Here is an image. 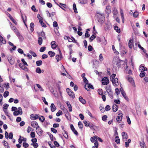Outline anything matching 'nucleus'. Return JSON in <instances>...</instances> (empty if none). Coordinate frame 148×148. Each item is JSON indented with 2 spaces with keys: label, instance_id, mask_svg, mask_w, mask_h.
<instances>
[{
  "label": "nucleus",
  "instance_id": "46",
  "mask_svg": "<svg viewBox=\"0 0 148 148\" xmlns=\"http://www.w3.org/2000/svg\"><path fill=\"white\" fill-rule=\"evenodd\" d=\"M29 53L32 54L33 57H35L37 56V55L36 53L30 50L29 51Z\"/></svg>",
  "mask_w": 148,
  "mask_h": 148
},
{
  "label": "nucleus",
  "instance_id": "9",
  "mask_svg": "<svg viewBox=\"0 0 148 148\" xmlns=\"http://www.w3.org/2000/svg\"><path fill=\"white\" fill-rule=\"evenodd\" d=\"M122 117L123 114L122 113L119 114L116 118L117 121L119 123L121 122L122 119Z\"/></svg>",
  "mask_w": 148,
  "mask_h": 148
},
{
  "label": "nucleus",
  "instance_id": "19",
  "mask_svg": "<svg viewBox=\"0 0 148 148\" xmlns=\"http://www.w3.org/2000/svg\"><path fill=\"white\" fill-rule=\"evenodd\" d=\"M125 62L123 61L119 60L116 63V64L120 67L122 65L124 64Z\"/></svg>",
  "mask_w": 148,
  "mask_h": 148
},
{
  "label": "nucleus",
  "instance_id": "57",
  "mask_svg": "<svg viewBox=\"0 0 148 148\" xmlns=\"http://www.w3.org/2000/svg\"><path fill=\"white\" fill-rule=\"evenodd\" d=\"M53 27H57L58 26V24L57 22L56 21H54L53 23Z\"/></svg>",
  "mask_w": 148,
  "mask_h": 148
},
{
  "label": "nucleus",
  "instance_id": "44",
  "mask_svg": "<svg viewBox=\"0 0 148 148\" xmlns=\"http://www.w3.org/2000/svg\"><path fill=\"white\" fill-rule=\"evenodd\" d=\"M116 74H112L110 76V80L112 81V80H114V79H115V76H116Z\"/></svg>",
  "mask_w": 148,
  "mask_h": 148
},
{
  "label": "nucleus",
  "instance_id": "42",
  "mask_svg": "<svg viewBox=\"0 0 148 148\" xmlns=\"http://www.w3.org/2000/svg\"><path fill=\"white\" fill-rule=\"evenodd\" d=\"M36 65L39 66L42 65V61L41 60L37 61L36 62Z\"/></svg>",
  "mask_w": 148,
  "mask_h": 148
},
{
  "label": "nucleus",
  "instance_id": "23",
  "mask_svg": "<svg viewBox=\"0 0 148 148\" xmlns=\"http://www.w3.org/2000/svg\"><path fill=\"white\" fill-rule=\"evenodd\" d=\"M39 36H41L43 37V39H46V37L45 36V33L42 31L39 34Z\"/></svg>",
  "mask_w": 148,
  "mask_h": 148
},
{
  "label": "nucleus",
  "instance_id": "10",
  "mask_svg": "<svg viewBox=\"0 0 148 148\" xmlns=\"http://www.w3.org/2000/svg\"><path fill=\"white\" fill-rule=\"evenodd\" d=\"M122 135L123 137V140L126 141L128 138V135L127 133L125 132H123L122 133Z\"/></svg>",
  "mask_w": 148,
  "mask_h": 148
},
{
  "label": "nucleus",
  "instance_id": "29",
  "mask_svg": "<svg viewBox=\"0 0 148 148\" xmlns=\"http://www.w3.org/2000/svg\"><path fill=\"white\" fill-rule=\"evenodd\" d=\"M79 101L83 104H85L86 103V101L82 97L80 96L79 98Z\"/></svg>",
  "mask_w": 148,
  "mask_h": 148
},
{
  "label": "nucleus",
  "instance_id": "22",
  "mask_svg": "<svg viewBox=\"0 0 148 148\" xmlns=\"http://www.w3.org/2000/svg\"><path fill=\"white\" fill-rule=\"evenodd\" d=\"M139 143L141 148H147L145 145V143L143 140L142 142H140Z\"/></svg>",
  "mask_w": 148,
  "mask_h": 148
},
{
  "label": "nucleus",
  "instance_id": "36",
  "mask_svg": "<svg viewBox=\"0 0 148 148\" xmlns=\"http://www.w3.org/2000/svg\"><path fill=\"white\" fill-rule=\"evenodd\" d=\"M8 60L10 64L12 65L14 64V60L12 58H9L8 59Z\"/></svg>",
  "mask_w": 148,
  "mask_h": 148
},
{
  "label": "nucleus",
  "instance_id": "52",
  "mask_svg": "<svg viewBox=\"0 0 148 148\" xmlns=\"http://www.w3.org/2000/svg\"><path fill=\"white\" fill-rule=\"evenodd\" d=\"M113 13L114 15H116L118 13V11L116 8H114L113 10Z\"/></svg>",
  "mask_w": 148,
  "mask_h": 148
},
{
  "label": "nucleus",
  "instance_id": "45",
  "mask_svg": "<svg viewBox=\"0 0 148 148\" xmlns=\"http://www.w3.org/2000/svg\"><path fill=\"white\" fill-rule=\"evenodd\" d=\"M40 22L39 23H40L41 25L44 27H47L46 25L45 24V23L43 22L42 20V21H40Z\"/></svg>",
  "mask_w": 148,
  "mask_h": 148
},
{
  "label": "nucleus",
  "instance_id": "43",
  "mask_svg": "<svg viewBox=\"0 0 148 148\" xmlns=\"http://www.w3.org/2000/svg\"><path fill=\"white\" fill-rule=\"evenodd\" d=\"M9 95V92L8 90L5 91L3 93V96L4 97H6Z\"/></svg>",
  "mask_w": 148,
  "mask_h": 148
},
{
  "label": "nucleus",
  "instance_id": "40",
  "mask_svg": "<svg viewBox=\"0 0 148 148\" xmlns=\"http://www.w3.org/2000/svg\"><path fill=\"white\" fill-rule=\"evenodd\" d=\"M114 29L118 33H120L121 30L117 26H115L114 27Z\"/></svg>",
  "mask_w": 148,
  "mask_h": 148
},
{
  "label": "nucleus",
  "instance_id": "6",
  "mask_svg": "<svg viewBox=\"0 0 148 148\" xmlns=\"http://www.w3.org/2000/svg\"><path fill=\"white\" fill-rule=\"evenodd\" d=\"M5 138L8 139V138H9L10 139H12L13 138V134L12 132H10L8 135V133L7 132H5Z\"/></svg>",
  "mask_w": 148,
  "mask_h": 148
},
{
  "label": "nucleus",
  "instance_id": "7",
  "mask_svg": "<svg viewBox=\"0 0 148 148\" xmlns=\"http://www.w3.org/2000/svg\"><path fill=\"white\" fill-rule=\"evenodd\" d=\"M39 126L38 125L36 128V132L39 136H41L42 135L43 131L41 128H39Z\"/></svg>",
  "mask_w": 148,
  "mask_h": 148
},
{
  "label": "nucleus",
  "instance_id": "62",
  "mask_svg": "<svg viewBox=\"0 0 148 148\" xmlns=\"http://www.w3.org/2000/svg\"><path fill=\"white\" fill-rule=\"evenodd\" d=\"M65 37L67 38L69 42H73V39H72V38H71L70 37H68L67 36H66Z\"/></svg>",
  "mask_w": 148,
  "mask_h": 148
},
{
  "label": "nucleus",
  "instance_id": "37",
  "mask_svg": "<svg viewBox=\"0 0 148 148\" xmlns=\"http://www.w3.org/2000/svg\"><path fill=\"white\" fill-rule=\"evenodd\" d=\"M73 9L74 10V12L75 14L78 13L77 10L76 8V5L74 3L73 5Z\"/></svg>",
  "mask_w": 148,
  "mask_h": 148
},
{
  "label": "nucleus",
  "instance_id": "53",
  "mask_svg": "<svg viewBox=\"0 0 148 148\" xmlns=\"http://www.w3.org/2000/svg\"><path fill=\"white\" fill-rule=\"evenodd\" d=\"M107 116L106 115H104L102 117V119L103 121H106L107 120Z\"/></svg>",
  "mask_w": 148,
  "mask_h": 148
},
{
  "label": "nucleus",
  "instance_id": "3",
  "mask_svg": "<svg viewBox=\"0 0 148 148\" xmlns=\"http://www.w3.org/2000/svg\"><path fill=\"white\" fill-rule=\"evenodd\" d=\"M31 141L32 142V143L31 144V145L33 146L35 148H37L38 147V144L36 143L37 139L36 138H34L31 140Z\"/></svg>",
  "mask_w": 148,
  "mask_h": 148
},
{
  "label": "nucleus",
  "instance_id": "32",
  "mask_svg": "<svg viewBox=\"0 0 148 148\" xmlns=\"http://www.w3.org/2000/svg\"><path fill=\"white\" fill-rule=\"evenodd\" d=\"M63 132L62 133L63 136L65 138L68 139V135L67 132L65 130H64Z\"/></svg>",
  "mask_w": 148,
  "mask_h": 148
},
{
  "label": "nucleus",
  "instance_id": "33",
  "mask_svg": "<svg viewBox=\"0 0 148 148\" xmlns=\"http://www.w3.org/2000/svg\"><path fill=\"white\" fill-rule=\"evenodd\" d=\"M38 44L39 45H41L43 41V40L42 38L41 37H39L38 38Z\"/></svg>",
  "mask_w": 148,
  "mask_h": 148
},
{
  "label": "nucleus",
  "instance_id": "60",
  "mask_svg": "<svg viewBox=\"0 0 148 148\" xmlns=\"http://www.w3.org/2000/svg\"><path fill=\"white\" fill-rule=\"evenodd\" d=\"M23 146L25 148H27L29 146L28 144L27 143H23Z\"/></svg>",
  "mask_w": 148,
  "mask_h": 148
},
{
  "label": "nucleus",
  "instance_id": "41",
  "mask_svg": "<svg viewBox=\"0 0 148 148\" xmlns=\"http://www.w3.org/2000/svg\"><path fill=\"white\" fill-rule=\"evenodd\" d=\"M96 38V36L94 35H92L89 38L90 42H92L93 39Z\"/></svg>",
  "mask_w": 148,
  "mask_h": 148
},
{
  "label": "nucleus",
  "instance_id": "1",
  "mask_svg": "<svg viewBox=\"0 0 148 148\" xmlns=\"http://www.w3.org/2000/svg\"><path fill=\"white\" fill-rule=\"evenodd\" d=\"M106 90L108 94V96L111 99L113 98V92L112 90L111 86L110 85H108L106 86Z\"/></svg>",
  "mask_w": 148,
  "mask_h": 148
},
{
  "label": "nucleus",
  "instance_id": "34",
  "mask_svg": "<svg viewBox=\"0 0 148 148\" xmlns=\"http://www.w3.org/2000/svg\"><path fill=\"white\" fill-rule=\"evenodd\" d=\"M19 66L22 69L25 70L26 69L27 70H28V69L27 68V67H25V66H24L22 63H20L19 64Z\"/></svg>",
  "mask_w": 148,
  "mask_h": 148
},
{
  "label": "nucleus",
  "instance_id": "21",
  "mask_svg": "<svg viewBox=\"0 0 148 148\" xmlns=\"http://www.w3.org/2000/svg\"><path fill=\"white\" fill-rule=\"evenodd\" d=\"M51 47L53 49H55L56 48L57 45L56 44V42L53 41L51 42Z\"/></svg>",
  "mask_w": 148,
  "mask_h": 148
},
{
  "label": "nucleus",
  "instance_id": "4",
  "mask_svg": "<svg viewBox=\"0 0 148 148\" xmlns=\"http://www.w3.org/2000/svg\"><path fill=\"white\" fill-rule=\"evenodd\" d=\"M102 83L103 85H106L109 82L108 78L106 77H104L101 80Z\"/></svg>",
  "mask_w": 148,
  "mask_h": 148
},
{
  "label": "nucleus",
  "instance_id": "27",
  "mask_svg": "<svg viewBox=\"0 0 148 148\" xmlns=\"http://www.w3.org/2000/svg\"><path fill=\"white\" fill-rule=\"evenodd\" d=\"M51 110L52 112L54 111L56 109V107L53 103H52L51 105Z\"/></svg>",
  "mask_w": 148,
  "mask_h": 148
},
{
  "label": "nucleus",
  "instance_id": "54",
  "mask_svg": "<svg viewBox=\"0 0 148 148\" xmlns=\"http://www.w3.org/2000/svg\"><path fill=\"white\" fill-rule=\"evenodd\" d=\"M31 137L33 138L35 137V133L34 132H32L30 134Z\"/></svg>",
  "mask_w": 148,
  "mask_h": 148
},
{
  "label": "nucleus",
  "instance_id": "24",
  "mask_svg": "<svg viewBox=\"0 0 148 148\" xmlns=\"http://www.w3.org/2000/svg\"><path fill=\"white\" fill-rule=\"evenodd\" d=\"M21 16L24 23L25 24L26 26H27L25 23V21L27 20V17L25 15H24V16H23L22 14H21Z\"/></svg>",
  "mask_w": 148,
  "mask_h": 148
},
{
  "label": "nucleus",
  "instance_id": "50",
  "mask_svg": "<svg viewBox=\"0 0 148 148\" xmlns=\"http://www.w3.org/2000/svg\"><path fill=\"white\" fill-rule=\"evenodd\" d=\"M63 113L62 111L59 110L58 112L57 113L56 115L57 116H58L62 114Z\"/></svg>",
  "mask_w": 148,
  "mask_h": 148
},
{
  "label": "nucleus",
  "instance_id": "49",
  "mask_svg": "<svg viewBox=\"0 0 148 148\" xmlns=\"http://www.w3.org/2000/svg\"><path fill=\"white\" fill-rule=\"evenodd\" d=\"M36 72L38 73H41V69L39 67H38L36 69Z\"/></svg>",
  "mask_w": 148,
  "mask_h": 148
},
{
  "label": "nucleus",
  "instance_id": "13",
  "mask_svg": "<svg viewBox=\"0 0 148 148\" xmlns=\"http://www.w3.org/2000/svg\"><path fill=\"white\" fill-rule=\"evenodd\" d=\"M70 128L72 131L77 136L78 135V133L76 130L73 125L72 124H71L70 125Z\"/></svg>",
  "mask_w": 148,
  "mask_h": 148
},
{
  "label": "nucleus",
  "instance_id": "25",
  "mask_svg": "<svg viewBox=\"0 0 148 148\" xmlns=\"http://www.w3.org/2000/svg\"><path fill=\"white\" fill-rule=\"evenodd\" d=\"M22 111H20L19 110L17 111H14L13 113V114L14 116L18 115L19 114L21 115L22 114Z\"/></svg>",
  "mask_w": 148,
  "mask_h": 148
},
{
  "label": "nucleus",
  "instance_id": "8",
  "mask_svg": "<svg viewBox=\"0 0 148 148\" xmlns=\"http://www.w3.org/2000/svg\"><path fill=\"white\" fill-rule=\"evenodd\" d=\"M58 50L59 51L60 55H57L56 56V58L57 60V62H58L59 61L61 60L62 59V53L60 49H59Z\"/></svg>",
  "mask_w": 148,
  "mask_h": 148
},
{
  "label": "nucleus",
  "instance_id": "20",
  "mask_svg": "<svg viewBox=\"0 0 148 148\" xmlns=\"http://www.w3.org/2000/svg\"><path fill=\"white\" fill-rule=\"evenodd\" d=\"M128 45L129 48L132 49L134 45L133 41L132 39H130L128 42Z\"/></svg>",
  "mask_w": 148,
  "mask_h": 148
},
{
  "label": "nucleus",
  "instance_id": "55",
  "mask_svg": "<svg viewBox=\"0 0 148 148\" xmlns=\"http://www.w3.org/2000/svg\"><path fill=\"white\" fill-rule=\"evenodd\" d=\"M103 57L102 54L101 53L100 54L99 57V60L101 61L103 60Z\"/></svg>",
  "mask_w": 148,
  "mask_h": 148
},
{
  "label": "nucleus",
  "instance_id": "39",
  "mask_svg": "<svg viewBox=\"0 0 148 148\" xmlns=\"http://www.w3.org/2000/svg\"><path fill=\"white\" fill-rule=\"evenodd\" d=\"M115 142L117 144H119L120 143V140L119 138V137L118 136H116L115 138Z\"/></svg>",
  "mask_w": 148,
  "mask_h": 148
},
{
  "label": "nucleus",
  "instance_id": "48",
  "mask_svg": "<svg viewBox=\"0 0 148 148\" xmlns=\"http://www.w3.org/2000/svg\"><path fill=\"white\" fill-rule=\"evenodd\" d=\"M145 73L144 71H142L140 74V76L141 77H143L145 76Z\"/></svg>",
  "mask_w": 148,
  "mask_h": 148
},
{
  "label": "nucleus",
  "instance_id": "61",
  "mask_svg": "<svg viewBox=\"0 0 148 148\" xmlns=\"http://www.w3.org/2000/svg\"><path fill=\"white\" fill-rule=\"evenodd\" d=\"M46 48L45 47H42L40 48V52H44L45 51Z\"/></svg>",
  "mask_w": 148,
  "mask_h": 148
},
{
  "label": "nucleus",
  "instance_id": "28",
  "mask_svg": "<svg viewBox=\"0 0 148 148\" xmlns=\"http://www.w3.org/2000/svg\"><path fill=\"white\" fill-rule=\"evenodd\" d=\"M98 94L99 95H103V94L104 93L105 94L106 93V92L105 91L104 92H103V90L102 89L99 88L98 90Z\"/></svg>",
  "mask_w": 148,
  "mask_h": 148
},
{
  "label": "nucleus",
  "instance_id": "58",
  "mask_svg": "<svg viewBox=\"0 0 148 148\" xmlns=\"http://www.w3.org/2000/svg\"><path fill=\"white\" fill-rule=\"evenodd\" d=\"M42 99L43 101L44 102L45 104L46 105H47L48 104V103L46 101V99H45V98L44 97H42Z\"/></svg>",
  "mask_w": 148,
  "mask_h": 148
},
{
  "label": "nucleus",
  "instance_id": "26",
  "mask_svg": "<svg viewBox=\"0 0 148 148\" xmlns=\"http://www.w3.org/2000/svg\"><path fill=\"white\" fill-rule=\"evenodd\" d=\"M112 110L114 112H116L118 110V106L116 104H114L112 106Z\"/></svg>",
  "mask_w": 148,
  "mask_h": 148
},
{
  "label": "nucleus",
  "instance_id": "56",
  "mask_svg": "<svg viewBox=\"0 0 148 148\" xmlns=\"http://www.w3.org/2000/svg\"><path fill=\"white\" fill-rule=\"evenodd\" d=\"M95 125H93L92 123L89 122L88 123V126L90 128H92L94 127Z\"/></svg>",
  "mask_w": 148,
  "mask_h": 148
},
{
  "label": "nucleus",
  "instance_id": "63",
  "mask_svg": "<svg viewBox=\"0 0 148 148\" xmlns=\"http://www.w3.org/2000/svg\"><path fill=\"white\" fill-rule=\"evenodd\" d=\"M85 36V37L86 38L89 37L90 36V34H88V32L87 30L86 32Z\"/></svg>",
  "mask_w": 148,
  "mask_h": 148
},
{
  "label": "nucleus",
  "instance_id": "51",
  "mask_svg": "<svg viewBox=\"0 0 148 148\" xmlns=\"http://www.w3.org/2000/svg\"><path fill=\"white\" fill-rule=\"evenodd\" d=\"M78 125L79 128L80 129H82L83 127V124L81 121H79L78 123Z\"/></svg>",
  "mask_w": 148,
  "mask_h": 148
},
{
  "label": "nucleus",
  "instance_id": "59",
  "mask_svg": "<svg viewBox=\"0 0 148 148\" xmlns=\"http://www.w3.org/2000/svg\"><path fill=\"white\" fill-rule=\"evenodd\" d=\"M126 118L127 119V121L129 124H130L131 123V121L130 118L128 116H126Z\"/></svg>",
  "mask_w": 148,
  "mask_h": 148
},
{
  "label": "nucleus",
  "instance_id": "64",
  "mask_svg": "<svg viewBox=\"0 0 148 148\" xmlns=\"http://www.w3.org/2000/svg\"><path fill=\"white\" fill-rule=\"evenodd\" d=\"M95 146V147L96 148H98L99 144L98 141H96L94 143Z\"/></svg>",
  "mask_w": 148,
  "mask_h": 148
},
{
  "label": "nucleus",
  "instance_id": "30",
  "mask_svg": "<svg viewBox=\"0 0 148 148\" xmlns=\"http://www.w3.org/2000/svg\"><path fill=\"white\" fill-rule=\"evenodd\" d=\"M66 117L68 119V120L69 121H70L71 120V115L70 114V113L69 112L67 113H66L65 114Z\"/></svg>",
  "mask_w": 148,
  "mask_h": 148
},
{
  "label": "nucleus",
  "instance_id": "38",
  "mask_svg": "<svg viewBox=\"0 0 148 148\" xmlns=\"http://www.w3.org/2000/svg\"><path fill=\"white\" fill-rule=\"evenodd\" d=\"M9 18L11 21H12V22H13L16 25H17V23L16 21L14 18L11 16H9Z\"/></svg>",
  "mask_w": 148,
  "mask_h": 148
},
{
  "label": "nucleus",
  "instance_id": "14",
  "mask_svg": "<svg viewBox=\"0 0 148 148\" xmlns=\"http://www.w3.org/2000/svg\"><path fill=\"white\" fill-rule=\"evenodd\" d=\"M127 79L132 84H134V81L132 78L131 76H128L127 77Z\"/></svg>",
  "mask_w": 148,
  "mask_h": 148
},
{
  "label": "nucleus",
  "instance_id": "11",
  "mask_svg": "<svg viewBox=\"0 0 148 148\" xmlns=\"http://www.w3.org/2000/svg\"><path fill=\"white\" fill-rule=\"evenodd\" d=\"M114 86H117L119 85L118 79L117 78L111 81Z\"/></svg>",
  "mask_w": 148,
  "mask_h": 148
},
{
  "label": "nucleus",
  "instance_id": "12",
  "mask_svg": "<svg viewBox=\"0 0 148 148\" xmlns=\"http://www.w3.org/2000/svg\"><path fill=\"white\" fill-rule=\"evenodd\" d=\"M39 117L38 115L35 114H31L30 115V118L32 120H35L38 118Z\"/></svg>",
  "mask_w": 148,
  "mask_h": 148
},
{
  "label": "nucleus",
  "instance_id": "35",
  "mask_svg": "<svg viewBox=\"0 0 148 148\" xmlns=\"http://www.w3.org/2000/svg\"><path fill=\"white\" fill-rule=\"evenodd\" d=\"M48 54L51 57H52L55 56V53L54 52L52 51H49L48 52Z\"/></svg>",
  "mask_w": 148,
  "mask_h": 148
},
{
  "label": "nucleus",
  "instance_id": "47",
  "mask_svg": "<svg viewBox=\"0 0 148 148\" xmlns=\"http://www.w3.org/2000/svg\"><path fill=\"white\" fill-rule=\"evenodd\" d=\"M105 109L106 111H108L111 109L109 105H107L105 107Z\"/></svg>",
  "mask_w": 148,
  "mask_h": 148
},
{
  "label": "nucleus",
  "instance_id": "31",
  "mask_svg": "<svg viewBox=\"0 0 148 148\" xmlns=\"http://www.w3.org/2000/svg\"><path fill=\"white\" fill-rule=\"evenodd\" d=\"M97 136H94L90 138V141L91 142L94 143L96 141H97Z\"/></svg>",
  "mask_w": 148,
  "mask_h": 148
},
{
  "label": "nucleus",
  "instance_id": "17",
  "mask_svg": "<svg viewBox=\"0 0 148 148\" xmlns=\"http://www.w3.org/2000/svg\"><path fill=\"white\" fill-rule=\"evenodd\" d=\"M66 103L67 106L69 108V111L70 112H72V107L69 102L68 101H67L66 102Z\"/></svg>",
  "mask_w": 148,
  "mask_h": 148
},
{
  "label": "nucleus",
  "instance_id": "18",
  "mask_svg": "<svg viewBox=\"0 0 148 148\" xmlns=\"http://www.w3.org/2000/svg\"><path fill=\"white\" fill-rule=\"evenodd\" d=\"M31 126L34 128L36 127L38 125L37 122L36 121H32L31 122Z\"/></svg>",
  "mask_w": 148,
  "mask_h": 148
},
{
  "label": "nucleus",
  "instance_id": "15",
  "mask_svg": "<svg viewBox=\"0 0 148 148\" xmlns=\"http://www.w3.org/2000/svg\"><path fill=\"white\" fill-rule=\"evenodd\" d=\"M6 43V41L5 39H4L2 36H0V45H1L2 44H5Z\"/></svg>",
  "mask_w": 148,
  "mask_h": 148
},
{
  "label": "nucleus",
  "instance_id": "2",
  "mask_svg": "<svg viewBox=\"0 0 148 148\" xmlns=\"http://www.w3.org/2000/svg\"><path fill=\"white\" fill-rule=\"evenodd\" d=\"M66 90L68 93L69 96L73 99H74L75 97V94L73 91L69 88H67L66 89Z\"/></svg>",
  "mask_w": 148,
  "mask_h": 148
},
{
  "label": "nucleus",
  "instance_id": "16",
  "mask_svg": "<svg viewBox=\"0 0 148 148\" xmlns=\"http://www.w3.org/2000/svg\"><path fill=\"white\" fill-rule=\"evenodd\" d=\"M106 13L108 14H109L111 13V8L110 6L108 5L106 7Z\"/></svg>",
  "mask_w": 148,
  "mask_h": 148
},
{
  "label": "nucleus",
  "instance_id": "5",
  "mask_svg": "<svg viewBox=\"0 0 148 148\" xmlns=\"http://www.w3.org/2000/svg\"><path fill=\"white\" fill-rule=\"evenodd\" d=\"M85 88L87 91H88L89 90V89L90 88L93 89H94V88L93 86L90 84H88V83H87L86 84H85Z\"/></svg>",
  "mask_w": 148,
  "mask_h": 148
}]
</instances>
